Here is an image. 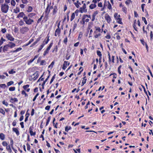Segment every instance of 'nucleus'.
<instances>
[{"mask_svg":"<svg viewBox=\"0 0 153 153\" xmlns=\"http://www.w3.org/2000/svg\"><path fill=\"white\" fill-rule=\"evenodd\" d=\"M50 10H45V13L46 16L48 15V13L50 12Z\"/></svg>","mask_w":153,"mask_h":153,"instance_id":"nucleus-50","label":"nucleus"},{"mask_svg":"<svg viewBox=\"0 0 153 153\" xmlns=\"http://www.w3.org/2000/svg\"><path fill=\"white\" fill-rule=\"evenodd\" d=\"M96 5L95 4H91L89 7L91 9H93L96 7Z\"/></svg>","mask_w":153,"mask_h":153,"instance_id":"nucleus-20","label":"nucleus"},{"mask_svg":"<svg viewBox=\"0 0 153 153\" xmlns=\"http://www.w3.org/2000/svg\"><path fill=\"white\" fill-rule=\"evenodd\" d=\"M16 120H14L13 121V122L12 123V125L13 126H16Z\"/></svg>","mask_w":153,"mask_h":153,"instance_id":"nucleus-53","label":"nucleus"},{"mask_svg":"<svg viewBox=\"0 0 153 153\" xmlns=\"http://www.w3.org/2000/svg\"><path fill=\"white\" fill-rule=\"evenodd\" d=\"M0 113L2 114L3 115H4L5 113L4 110L1 108H0Z\"/></svg>","mask_w":153,"mask_h":153,"instance_id":"nucleus-29","label":"nucleus"},{"mask_svg":"<svg viewBox=\"0 0 153 153\" xmlns=\"http://www.w3.org/2000/svg\"><path fill=\"white\" fill-rule=\"evenodd\" d=\"M2 103L3 104L7 106L8 105V103L7 102L5 101V100H4L2 101Z\"/></svg>","mask_w":153,"mask_h":153,"instance_id":"nucleus-39","label":"nucleus"},{"mask_svg":"<svg viewBox=\"0 0 153 153\" xmlns=\"http://www.w3.org/2000/svg\"><path fill=\"white\" fill-rule=\"evenodd\" d=\"M11 4L12 5L14 6L16 4V2L14 0H12L11 1Z\"/></svg>","mask_w":153,"mask_h":153,"instance_id":"nucleus-34","label":"nucleus"},{"mask_svg":"<svg viewBox=\"0 0 153 153\" xmlns=\"http://www.w3.org/2000/svg\"><path fill=\"white\" fill-rule=\"evenodd\" d=\"M105 19L108 23H110L111 20L110 16L108 14H105Z\"/></svg>","mask_w":153,"mask_h":153,"instance_id":"nucleus-5","label":"nucleus"},{"mask_svg":"<svg viewBox=\"0 0 153 153\" xmlns=\"http://www.w3.org/2000/svg\"><path fill=\"white\" fill-rule=\"evenodd\" d=\"M74 4L77 7V8H79V4L81 5V4L78 1H77V3H75Z\"/></svg>","mask_w":153,"mask_h":153,"instance_id":"nucleus-19","label":"nucleus"},{"mask_svg":"<svg viewBox=\"0 0 153 153\" xmlns=\"http://www.w3.org/2000/svg\"><path fill=\"white\" fill-rule=\"evenodd\" d=\"M8 6L7 5H6L5 4H4L2 5L1 6V10H4V9H5L6 8H7V10L8 9Z\"/></svg>","mask_w":153,"mask_h":153,"instance_id":"nucleus-13","label":"nucleus"},{"mask_svg":"<svg viewBox=\"0 0 153 153\" xmlns=\"http://www.w3.org/2000/svg\"><path fill=\"white\" fill-rule=\"evenodd\" d=\"M88 15H85L82 18V21L83 22V24H84L85 22H88L89 20V19H87L85 20V19L86 18V17H88Z\"/></svg>","mask_w":153,"mask_h":153,"instance_id":"nucleus-6","label":"nucleus"},{"mask_svg":"<svg viewBox=\"0 0 153 153\" xmlns=\"http://www.w3.org/2000/svg\"><path fill=\"white\" fill-rule=\"evenodd\" d=\"M134 16L135 17H137L138 16V15L137 12L135 11H134Z\"/></svg>","mask_w":153,"mask_h":153,"instance_id":"nucleus-54","label":"nucleus"},{"mask_svg":"<svg viewBox=\"0 0 153 153\" xmlns=\"http://www.w3.org/2000/svg\"><path fill=\"white\" fill-rule=\"evenodd\" d=\"M20 125H21L22 128H24L23 122H21L20 123Z\"/></svg>","mask_w":153,"mask_h":153,"instance_id":"nucleus-63","label":"nucleus"},{"mask_svg":"<svg viewBox=\"0 0 153 153\" xmlns=\"http://www.w3.org/2000/svg\"><path fill=\"white\" fill-rule=\"evenodd\" d=\"M13 81H10L7 83V86H9L13 84Z\"/></svg>","mask_w":153,"mask_h":153,"instance_id":"nucleus-33","label":"nucleus"},{"mask_svg":"<svg viewBox=\"0 0 153 153\" xmlns=\"http://www.w3.org/2000/svg\"><path fill=\"white\" fill-rule=\"evenodd\" d=\"M34 61V60L33 59H30V60H29L28 61V65H29L30 63H31L33 62Z\"/></svg>","mask_w":153,"mask_h":153,"instance_id":"nucleus-55","label":"nucleus"},{"mask_svg":"<svg viewBox=\"0 0 153 153\" xmlns=\"http://www.w3.org/2000/svg\"><path fill=\"white\" fill-rule=\"evenodd\" d=\"M98 14V12L97 11H96L94 12V13L93 14L92 16H94L95 17Z\"/></svg>","mask_w":153,"mask_h":153,"instance_id":"nucleus-64","label":"nucleus"},{"mask_svg":"<svg viewBox=\"0 0 153 153\" xmlns=\"http://www.w3.org/2000/svg\"><path fill=\"white\" fill-rule=\"evenodd\" d=\"M22 48H18L16 50L13 51L12 52L13 53L16 52H17L21 50H22Z\"/></svg>","mask_w":153,"mask_h":153,"instance_id":"nucleus-22","label":"nucleus"},{"mask_svg":"<svg viewBox=\"0 0 153 153\" xmlns=\"http://www.w3.org/2000/svg\"><path fill=\"white\" fill-rule=\"evenodd\" d=\"M111 36L109 34H107L105 36V38L107 39H109L111 38Z\"/></svg>","mask_w":153,"mask_h":153,"instance_id":"nucleus-45","label":"nucleus"},{"mask_svg":"<svg viewBox=\"0 0 153 153\" xmlns=\"http://www.w3.org/2000/svg\"><path fill=\"white\" fill-rule=\"evenodd\" d=\"M33 126H31L29 128V132L30 135L31 136H34L36 134V132H33Z\"/></svg>","mask_w":153,"mask_h":153,"instance_id":"nucleus-4","label":"nucleus"},{"mask_svg":"<svg viewBox=\"0 0 153 153\" xmlns=\"http://www.w3.org/2000/svg\"><path fill=\"white\" fill-rule=\"evenodd\" d=\"M13 131H14V132H15L16 133V134L18 136L19 135V131H18V130L16 128H13Z\"/></svg>","mask_w":153,"mask_h":153,"instance_id":"nucleus-12","label":"nucleus"},{"mask_svg":"<svg viewBox=\"0 0 153 153\" xmlns=\"http://www.w3.org/2000/svg\"><path fill=\"white\" fill-rule=\"evenodd\" d=\"M6 148L10 152H11L12 151L10 149V145H8L6 146Z\"/></svg>","mask_w":153,"mask_h":153,"instance_id":"nucleus-24","label":"nucleus"},{"mask_svg":"<svg viewBox=\"0 0 153 153\" xmlns=\"http://www.w3.org/2000/svg\"><path fill=\"white\" fill-rule=\"evenodd\" d=\"M29 30V28L27 27H24L20 28V31L21 33L24 34L25 33L28 32Z\"/></svg>","mask_w":153,"mask_h":153,"instance_id":"nucleus-3","label":"nucleus"},{"mask_svg":"<svg viewBox=\"0 0 153 153\" xmlns=\"http://www.w3.org/2000/svg\"><path fill=\"white\" fill-rule=\"evenodd\" d=\"M29 86V85H26L23 86V88L24 90H26L27 88H28Z\"/></svg>","mask_w":153,"mask_h":153,"instance_id":"nucleus-36","label":"nucleus"},{"mask_svg":"<svg viewBox=\"0 0 153 153\" xmlns=\"http://www.w3.org/2000/svg\"><path fill=\"white\" fill-rule=\"evenodd\" d=\"M60 30L59 28L56 29V30L55 31V36H57L58 35L59 36V34L60 33Z\"/></svg>","mask_w":153,"mask_h":153,"instance_id":"nucleus-8","label":"nucleus"},{"mask_svg":"<svg viewBox=\"0 0 153 153\" xmlns=\"http://www.w3.org/2000/svg\"><path fill=\"white\" fill-rule=\"evenodd\" d=\"M34 109H32V110L31 113V116H33L34 115Z\"/></svg>","mask_w":153,"mask_h":153,"instance_id":"nucleus-62","label":"nucleus"},{"mask_svg":"<svg viewBox=\"0 0 153 153\" xmlns=\"http://www.w3.org/2000/svg\"><path fill=\"white\" fill-rule=\"evenodd\" d=\"M142 20L144 21V22L145 24L146 25L147 24V22L146 20V18L145 17H143L142 18Z\"/></svg>","mask_w":153,"mask_h":153,"instance_id":"nucleus-40","label":"nucleus"},{"mask_svg":"<svg viewBox=\"0 0 153 153\" xmlns=\"http://www.w3.org/2000/svg\"><path fill=\"white\" fill-rule=\"evenodd\" d=\"M8 47H10L11 48H12L16 46V45L14 43H13L12 42H10L9 44H8Z\"/></svg>","mask_w":153,"mask_h":153,"instance_id":"nucleus-11","label":"nucleus"},{"mask_svg":"<svg viewBox=\"0 0 153 153\" xmlns=\"http://www.w3.org/2000/svg\"><path fill=\"white\" fill-rule=\"evenodd\" d=\"M153 37V34L152 33V31H151L150 32V39L151 40H152V37Z\"/></svg>","mask_w":153,"mask_h":153,"instance_id":"nucleus-51","label":"nucleus"},{"mask_svg":"<svg viewBox=\"0 0 153 153\" xmlns=\"http://www.w3.org/2000/svg\"><path fill=\"white\" fill-rule=\"evenodd\" d=\"M5 76L3 75H0V79H4Z\"/></svg>","mask_w":153,"mask_h":153,"instance_id":"nucleus-58","label":"nucleus"},{"mask_svg":"<svg viewBox=\"0 0 153 153\" xmlns=\"http://www.w3.org/2000/svg\"><path fill=\"white\" fill-rule=\"evenodd\" d=\"M47 37H48L46 41H45L44 43L45 44H47L48 43V42L49 41V36H47Z\"/></svg>","mask_w":153,"mask_h":153,"instance_id":"nucleus-43","label":"nucleus"},{"mask_svg":"<svg viewBox=\"0 0 153 153\" xmlns=\"http://www.w3.org/2000/svg\"><path fill=\"white\" fill-rule=\"evenodd\" d=\"M40 38H38L33 43V45H35L40 40Z\"/></svg>","mask_w":153,"mask_h":153,"instance_id":"nucleus-38","label":"nucleus"},{"mask_svg":"<svg viewBox=\"0 0 153 153\" xmlns=\"http://www.w3.org/2000/svg\"><path fill=\"white\" fill-rule=\"evenodd\" d=\"M16 72V71H14L13 69H11V70L8 71V73L10 74H13L15 73Z\"/></svg>","mask_w":153,"mask_h":153,"instance_id":"nucleus-23","label":"nucleus"},{"mask_svg":"<svg viewBox=\"0 0 153 153\" xmlns=\"http://www.w3.org/2000/svg\"><path fill=\"white\" fill-rule=\"evenodd\" d=\"M10 101L11 102V101H13L14 102H18V100L17 98H11L10 99Z\"/></svg>","mask_w":153,"mask_h":153,"instance_id":"nucleus-27","label":"nucleus"},{"mask_svg":"<svg viewBox=\"0 0 153 153\" xmlns=\"http://www.w3.org/2000/svg\"><path fill=\"white\" fill-rule=\"evenodd\" d=\"M45 41H43V43L42 44L40 47V48H39L38 50V52H39L44 47V45H45V44L44 43Z\"/></svg>","mask_w":153,"mask_h":153,"instance_id":"nucleus-16","label":"nucleus"},{"mask_svg":"<svg viewBox=\"0 0 153 153\" xmlns=\"http://www.w3.org/2000/svg\"><path fill=\"white\" fill-rule=\"evenodd\" d=\"M15 89V87H10L9 88V90L11 91H14Z\"/></svg>","mask_w":153,"mask_h":153,"instance_id":"nucleus-35","label":"nucleus"},{"mask_svg":"<svg viewBox=\"0 0 153 153\" xmlns=\"http://www.w3.org/2000/svg\"><path fill=\"white\" fill-rule=\"evenodd\" d=\"M22 94L23 95L24 94L25 95V97L28 96V95L27 94V93L25 92V91L24 90H23L22 91Z\"/></svg>","mask_w":153,"mask_h":153,"instance_id":"nucleus-31","label":"nucleus"},{"mask_svg":"<svg viewBox=\"0 0 153 153\" xmlns=\"http://www.w3.org/2000/svg\"><path fill=\"white\" fill-rule=\"evenodd\" d=\"M5 135L3 133H0V138L1 140H4L5 138Z\"/></svg>","mask_w":153,"mask_h":153,"instance_id":"nucleus-14","label":"nucleus"},{"mask_svg":"<svg viewBox=\"0 0 153 153\" xmlns=\"http://www.w3.org/2000/svg\"><path fill=\"white\" fill-rule=\"evenodd\" d=\"M131 2V0H126V4L127 5H128Z\"/></svg>","mask_w":153,"mask_h":153,"instance_id":"nucleus-46","label":"nucleus"},{"mask_svg":"<svg viewBox=\"0 0 153 153\" xmlns=\"http://www.w3.org/2000/svg\"><path fill=\"white\" fill-rule=\"evenodd\" d=\"M51 120V117L50 116L49 117L47 120L46 123V126H47L49 123L50 120Z\"/></svg>","mask_w":153,"mask_h":153,"instance_id":"nucleus-42","label":"nucleus"},{"mask_svg":"<svg viewBox=\"0 0 153 153\" xmlns=\"http://www.w3.org/2000/svg\"><path fill=\"white\" fill-rule=\"evenodd\" d=\"M86 10H76L74 13H73L72 14L70 19L71 21H72L75 18V13L76 14V15L77 16L78 15V12H80L81 13H82L83 12H86Z\"/></svg>","mask_w":153,"mask_h":153,"instance_id":"nucleus-2","label":"nucleus"},{"mask_svg":"<svg viewBox=\"0 0 153 153\" xmlns=\"http://www.w3.org/2000/svg\"><path fill=\"white\" fill-rule=\"evenodd\" d=\"M24 22L22 20H21L20 21H19V24L20 26H22L24 25Z\"/></svg>","mask_w":153,"mask_h":153,"instance_id":"nucleus-32","label":"nucleus"},{"mask_svg":"<svg viewBox=\"0 0 153 153\" xmlns=\"http://www.w3.org/2000/svg\"><path fill=\"white\" fill-rule=\"evenodd\" d=\"M68 61H65L63 65V66L62 68L63 70H65L67 67Z\"/></svg>","mask_w":153,"mask_h":153,"instance_id":"nucleus-9","label":"nucleus"},{"mask_svg":"<svg viewBox=\"0 0 153 153\" xmlns=\"http://www.w3.org/2000/svg\"><path fill=\"white\" fill-rule=\"evenodd\" d=\"M114 16L115 19H116L117 20L118 19H119V17H118V15L117 13H115L114 15Z\"/></svg>","mask_w":153,"mask_h":153,"instance_id":"nucleus-28","label":"nucleus"},{"mask_svg":"<svg viewBox=\"0 0 153 153\" xmlns=\"http://www.w3.org/2000/svg\"><path fill=\"white\" fill-rule=\"evenodd\" d=\"M6 36L8 40L10 41H13L14 39L13 37L10 34H6Z\"/></svg>","mask_w":153,"mask_h":153,"instance_id":"nucleus-7","label":"nucleus"},{"mask_svg":"<svg viewBox=\"0 0 153 153\" xmlns=\"http://www.w3.org/2000/svg\"><path fill=\"white\" fill-rule=\"evenodd\" d=\"M85 77L84 78H83V79L82 80V86L83 85H84L86 83V79H85Z\"/></svg>","mask_w":153,"mask_h":153,"instance_id":"nucleus-26","label":"nucleus"},{"mask_svg":"<svg viewBox=\"0 0 153 153\" xmlns=\"http://www.w3.org/2000/svg\"><path fill=\"white\" fill-rule=\"evenodd\" d=\"M101 35V34L100 33H98L97 34H95V35H94V37L95 38H98L99 36H100Z\"/></svg>","mask_w":153,"mask_h":153,"instance_id":"nucleus-44","label":"nucleus"},{"mask_svg":"<svg viewBox=\"0 0 153 153\" xmlns=\"http://www.w3.org/2000/svg\"><path fill=\"white\" fill-rule=\"evenodd\" d=\"M2 144L4 146H7L8 145L6 141H3L2 143Z\"/></svg>","mask_w":153,"mask_h":153,"instance_id":"nucleus-37","label":"nucleus"},{"mask_svg":"<svg viewBox=\"0 0 153 153\" xmlns=\"http://www.w3.org/2000/svg\"><path fill=\"white\" fill-rule=\"evenodd\" d=\"M50 106L47 105L45 107V109L46 110H48L50 109Z\"/></svg>","mask_w":153,"mask_h":153,"instance_id":"nucleus-61","label":"nucleus"},{"mask_svg":"<svg viewBox=\"0 0 153 153\" xmlns=\"http://www.w3.org/2000/svg\"><path fill=\"white\" fill-rule=\"evenodd\" d=\"M136 20L135 19L134 21V23L133 25V27L134 29L137 31V27L136 26Z\"/></svg>","mask_w":153,"mask_h":153,"instance_id":"nucleus-15","label":"nucleus"},{"mask_svg":"<svg viewBox=\"0 0 153 153\" xmlns=\"http://www.w3.org/2000/svg\"><path fill=\"white\" fill-rule=\"evenodd\" d=\"M6 29H5V28L2 29L1 30V31L3 33H4L6 32Z\"/></svg>","mask_w":153,"mask_h":153,"instance_id":"nucleus-57","label":"nucleus"},{"mask_svg":"<svg viewBox=\"0 0 153 153\" xmlns=\"http://www.w3.org/2000/svg\"><path fill=\"white\" fill-rule=\"evenodd\" d=\"M121 67V66L120 65L118 67V73L119 74H120L121 73V71H120V70Z\"/></svg>","mask_w":153,"mask_h":153,"instance_id":"nucleus-48","label":"nucleus"},{"mask_svg":"<svg viewBox=\"0 0 153 153\" xmlns=\"http://www.w3.org/2000/svg\"><path fill=\"white\" fill-rule=\"evenodd\" d=\"M143 32L144 33H146V34L147 35V31L145 30V27L144 26H143Z\"/></svg>","mask_w":153,"mask_h":153,"instance_id":"nucleus-56","label":"nucleus"},{"mask_svg":"<svg viewBox=\"0 0 153 153\" xmlns=\"http://www.w3.org/2000/svg\"><path fill=\"white\" fill-rule=\"evenodd\" d=\"M77 24L76 23H75L74 24V26H73V30H74L76 28V27H77Z\"/></svg>","mask_w":153,"mask_h":153,"instance_id":"nucleus-47","label":"nucleus"},{"mask_svg":"<svg viewBox=\"0 0 153 153\" xmlns=\"http://www.w3.org/2000/svg\"><path fill=\"white\" fill-rule=\"evenodd\" d=\"M71 126H69V127H68V126H66L65 127V131L68 132V130L71 129Z\"/></svg>","mask_w":153,"mask_h":153,"instance_id":"nucleus-25","label":"nucleus"},{"mask_svg":"<svg viewBox=\"0 0 153 153\" xmlns=\"http://www.w3.org/2000/svg\"><path fill=\"white\" fill-rule=\"evenodd\" d=\"M49 52V51L46 50L44 52V53L43 54V56H45L46 54L47 53H48Z\"/></svg>","mask_w":153,"mask_h":153,"instance_id":"nucleus-49","label":"nucleus"},{"mask_svg":"<svg viewBox=\"0 0 153 153\" xmlns=\"http://www.w3.org/2000/svg\"><path fill=\"white\" fill-rule=\"evenodd\" d=\"M43 16V15L40 18L38 19L37 21V23H39L41 21Z\"/></svg>","mask_w":153,"mask_h":153,"instance_id":"nucleus-41","label":"nucleus"},{"mask_svg":"<svg viewBox=\"0 0 153 153\" xmlns=\"http://www.w3.org/2000/svg\"><path fill=\"white\" fill-rule=\"evenodd\" d=\"M97 55L100 57V58H102V54L101 53V52L97 50Z\"/></svg>","mask_w":153,"mask_h":153,"instance_id":"nucleus-21","label":"nucleus"},{"mask_svg":"<svg viewBox=\"0 0 153 153\" xmlns=\"http://www.w3.org/2000/svg\"><path fill=\"white\" fill-rule=\"evenodd\" d=\"M25 16V14L23 12L20 13L17 16V18H19L20 17H23L24 16Z\"/></svg>","mask_w":153,"mask_h":153,"instance_id":"nucleus-17","label":"nucleus"},{"mask_svg":"<svg viewBox=\"0 0 153 153\" xmlns=\"http://www.w3.org/2000/svg\"><path fill=\"white\" fill-rule=\"evenodd\" d=\"M19 31V29L18 28L15 27L14 29V31L15 32H18Z\"/></svg>","mask_w":153,"mask_h":153,"instance_id":"nucleus-60","label":"nucleus"},{"mask_svg":"<svg viewBox=\"0 0 153 153\" xmlns=\"http://www.w3.org/2000/svg\"><path fill=\"white\" fill-rule=\"evenodd\" d=\"M54 61H53L51 64L49 66H48V68H53V67L54 65Z\"/></svg>","mask_w":153,"mask_h":153,"instance_id":"nucleus-30","label":"nucleus"},{"mask_svg":"<svg viewBox=\"0 0 153 153\" xmlns=\"http://www.w3.org/2000/svg\"><path fill=\"white\" fill-rule=\"evenodd\" d=\"M6 41V40L4 39L3 37H1L0 40V46L4 42H5Z\"/></svg>","mask_w":153,"mask_h":153,"instance_id":"nucleus-18","label":"nucleus"},{"mask_svg":"<svg viewBox=\"0 0 153 153\" xmlns=\"http://www.w3.org/2000/svg\"><path fill=\"white\" fill-rule=\"evenodd\" d=\"M9 47H8V44L7 45H4V46L3 49V51L4 52H5L6 51H7L8 49V48Z\"/></svg>","mask_w":153,"mask_h":153,"instance_id":"nucleus-10","label":"nucleus"},{"mask_svg":"<svg viewBox=\"0 0 153 153\" xmlns=\"http://www.w3.org/2000/svg\"><path fill=\"white\" fill-rule=\"evenodd\" d=\"M24 21L26 24L28 25H31L34 22L33 20L27 16H24L23 18Z\"/></svg>","mask_w":153,"mask_h":153,"instance_id":"nucleus-1","label":"nucleus"},{"mask_svg":"<svg viewBox=\"0 0 153 153\" xmlns=\"http://www.w3.org/2000/svg\"><path fill=\"white\" fill-rule=\"evenodd\" d=\"M95 28H96V30L97 31V32H100L101 31V29L99 27H95Z\"/></svg>","mask_w":153,"mask_h":153,"instance_id":"nucleus-52","label":"nucleus"},{"mask_svg":"<svg viewBox=\"0 0 153 153\" xmlns=\"http://www.w3.org/2000/svg\"><path fill=\"white\" fill-rule=\"evenodd\" d=\"M117 20V22L118 23H119L120 24H122V22H121V20L120 19H118Z\"/></svg>","mask_w":153,"mask_h":153,"instance_id":"nucleus-59","label":"nucleus"}]
</instances>
